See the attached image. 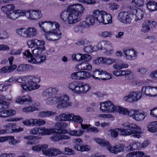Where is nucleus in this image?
<instances>
[{"label":"nucleus","mask_w":157,"mask_h":157,"mask_svg":"<svg viewBox=\"0 0 157 157\" xmlns=\"http://www.w3.org/2000/svg\"><path fill=\"white\" fill-rule=\"evenodd\" d=\"M45 121L42 119H35V126H40L45 124Z\"/></svg>","instance_id":"8fccbe9b"},{"label":"nucleus","mask_w":157,"mask_h":157,"mask_svg":"<svg viewBox=\"0 0 157 157\" xmlns=\"http://www.w3.org/2000/svg\"><path fill=\"white\" fill-rule=\"evenodd\" d=\"M16 33L19 36L26 37V31H24L23 30H16Z\"/></svg>","instance_id":"338daca9"},{"label":"nucleus","mask_w":157,"mask_h":157,"mask_svg":"<svg viewBox=\"0 0 157 157\" xmlns=\"http://www.w3.org/2000/svg\"><path fill=\"white\" fill-rule=\"evenodd\" d=\"M17 67L16 65H13L9 67H3L0 70V73H9L12 72Z\"/></svg>","instance_id":"c85d7f7f"},{"label":"nucleus","mask_w":157,"mask_h":157,"mask_svg":"<svg viewBox=\"0 0 157 157\" xmlns=\"http://www.w3.org/2000/svg\"><path fill=\"white\" fill-rule=\"evenodd\" d=\"M16 156L15 154L9 153L8 154H3L0 155V157H14Z\"/></svg>","instance_id":"774afa93"},{"label":"nucleus","mask_w":157,"mask_h":157,"mask_svg":"<svg viewBox=\"0 0 157 157\" xmlns=\"http://www.w3.org/2000/svg\"><path fill=\"white\" fill-rule=\"evenodd\" d=\"M85 10L83 6L80 4L72 5L69 6L67 10L63 12L61 18L64 21L68 20L69 24H74L78 21Z\"/></svg>","instance_id":"f257e3e1"},{"label":"nucleus","mask_w":157,"mask_h":157,"mask_svg":"<svg viewBox=\"0 0 157 157\" xmlns=\"http://www.w3.org/2000/svg\"><path fill=\"white\" fill-rule=\"evenodd\" d=\"M69 97L64 95H59V107L62 108H65L71 105V103L69 101Z\"/></svg>","instance_id":"4468645a"},{"label":"nucleus","mask_w":157,"mask_h":157,"mask_svg":"<svg viewBox=\"0 0 157 157\" xmlns=\"http://www.w3.org/2000/svg\"><path fill=\"white\" fill-rule=\"evenodd\" d=\"M115 130H117L116 128L115 129H111L110 130L111 136L114 138H116L118 136V132Z\"/></svg>","instance_id":"13d9d810"},{"label":"nucleus","mask_w":157,"mask_h":157,"mask_svg":"<svg viewBox=\"0 0 157 157\" xmlns=\"http://www.w3.org/2000/svg\"><path fill=\"white\" fill-rule=\"evenodd\" d=\"M123 52L126 59L129 60L134 59L135 57H136L137 55V52L133 49L125 50Z\"/></svg>","instance_id":"a211bd4d"},{"label":"nucleus","mask_w":157,"mask_h":157,"mask_svg":"<svg viewBox=\"0 0 157 157\" xmlns=\"http://www.w3.org/2000/svg\"><path fill=\"white\" fill-rule=\"evenodd\" d=\"M79 55L80 56V58L78 60L81 61L87 62L90 60L91 58V56L88 54H80Z\"/></svg>","instance_id":"58836bf2"},{"label":"nucleus","mask_w":157,"mask_h":157,"mask_svg":"<svg viewBox=\"0 0 157 157\" xmlns=\"http://www.w3.org/2000/svg\"><path fill=\"white\" fill-rule=\"evenodd\" d=\"M39 26L41 29H44L46 28L56 29L59 28V24L57 22L41 21L39 23Z\"/></svg>","instance_id":"9d476101"},{"label":"nucleus","mask_w":157,"mask_h":157,"mask_svg":"<svg viewBox=\"0 0 157 157\" xmlns=\"http://www.w3.org/2000/svg\"><path fill=\"white\" fill-rule=\"evenodd\" d=\"M9 141V144L13 145H15V139L13 136H6L5 142L6 141Z\"/></svg>","instance_id":"3c124183"},{"label":"nucleus","mask_w":157,"mask_h":157,"mask_svg":"<svg viewBox=\"0 0 157 157\" xmlns=\"http://www.w3.org/2000/svg\"><path fill=\"white\" fill-rule=\"evenodd\" d=\"M78 27L81 29H87L89 28V25L86 21H83L80 22L78 25Z\"/></svg>","instance_id":"603ef678"},{"label":"nucleus","mask_w":157,"mask_h":157,"mask_svg":"<svg viewBox=\"0 0 157 157\" xmlns=\"http://www.w3.org/2000/svg\"><path fill=\"white\" fill-rule=\"evenodd\" d=\"M108 5L109 8L113 10H117L119 7L117 4L115 3H110Z\"/></svg>","instance_id":"0e129e2a"},{"label":"nucleus","mask_w":157,"mask_h":157,"mask_svg":"<svg viewBox=\"0 0 157 157\" xmlns=\"http://www.w3.org/2000/svg\"><path fill=\"white\" fill-rule=\"evenodd\" d=\"M39 128L35 127L33 128L30 130V133L34 135L38 136Z\"/></svg>","instance_id":"680f3d73"},{"label":"nucleus","mask_w":157,"mask_h":157,"mask_svg":"<svg viewBox=\"0 0 157 157\" xmlns=\"http://www.w3.org/2000/svg\"><path fill=\"white\" fill-rule=\"evenodd\" d=\"M75 143L80 144L82 142V140L80 138H77L74 140ZM74 149L76 151L81 152L88 151L90 150V147L87 145H83L82 144H76L74 146Z\"/></svg>","instance_id":"9b49d317"},{"label":"nucleus","mask_w":157,"mask_h":157,"mask_svg":"<svg viewBox=\"0 0 157 157\" xmlns=\"http://www.w3.org/2000/svg\"><path fill=\"white\" fill-rule=\"evenodd\" d=\"M45 33L46 38L49 40L56 41L58 40V34L54 30H44Z\"/></svg>","instance_id":"ddd939ff"},{"label":"nucleus","mask_w":157,"mask_h":157,"mask_svg":"<svg viewBox=\"0 0 157 157\" xmlns=\"http://www.w3.org/2000/svg\"><path fill=\"white\" fill-rule=\"evenodd\" d=\"M69 87L73 93L78 94L86 93L90 88L88 84L76 82L70 83Z\"/></svg>","instance_id":"39448f33"},{"label":"nucleus","mask_w":157,"mask_h":157,"mask_svg":"<svg viewBox=\"0 0 157 157\" xmlns=\"http://www.w3.org/2000/svg\"><path fill=\"white\" fill-rule=\"evenodd\" d=\"M129 94L135 101H137L140 100L141 97V93L138 91L130 92Z\"/></svg>","instance_id":"72a5a7b5"},{"label":"nucleus","mask_w":157,"mask_h":157,"mask_svg":"<svg viewBox=\"0 0 157 157\" xmlns=\"http://www.w3.org/2000/svg\"><path fill=\"white\" fill-rule=\"evenodd\" d=\"M84 50L85 52L88 53H91L94 51L93 47L90 45L86 46Z\"/></svg>","instance_id":"4d7b16f0"},{"label":"nucleus","mask_w":157,"mask_h":157,"mask_svg":"<svg viewBox=\"0 0 157 157\" xmlns=\"http://www.w3.org/2000/svg\"><path fill=\"white\" fill-rule=\"evenodd\" d=\"M150 114L151 116L157 118V107L151 109Z\"/></svg>","instance_id":"052dcab7"},{"label":"nucleus","mask_w":157,"mask_h":157,"mask_svg":"<svg viewBox=\"0 0 157 157\" xmlns=\"http://www.w3.org/2000/svg\"><path fill=\"white\" fill-rule=\"evenodd\" d=\"M54 129L56 131L54 133H52V134H53V135L50 139L53 141H57L59 140V132L58 129L56 128Z\"/></svg>","instance_id":"a18cd8bd"},{"label":"nucleus","mask_w":157,"mask_h":157,"mask_svg":"<svg viewBox=\"0 0 157 157\" xmlns=\"http://www.w3.org/2000/svg\"><path fill=\"white\" fill-rule=\"evenodd\" d=\"M27 15L28 19L31 20H36L41 18L42 15L41 11L39 10H31L27 11Z\"/></svg>","instance_id":"2eb2a0df"},{"label":"nucleus","mask_w":157,"mask_h":157,"mask_svg":"<svg viewBox=\"0 0 157 157\" xmlns=\"http://www.w3.org/2000/svg\"><path fill=\"white\" fill-rule=\"evenodd\" d=\"M82 63H79L78 65L76 66V67L77 68L79 71H81L82 70H84L85 67V65L86 64V62H84L83 61H82Z\"/></svg>","instance_id":"5fc2aeb1"},{"label":"nucleus","mask_w":157,"mask_h":157,"mask_svg":"<svg viewBox=\"0 0 157 157\" xmlns=\"http://www.w3.org/2000/svg\"><path fill=\"white\" fill-rule=\"evenodd\" d=\"M56 113L51 111H42L38 113V117H49L53 115H55Z\"/></svg>","instance_id":"c756f323"},{"label":"nucleus","mask_w":157,"mask_h":157,"mask_svg":"<svg viewBox=\"0 0 157 157\" xmlns=\"http://www.w3.org/2000/svg\"><path fill=\"white\" fill-rule=\"evenodd\" d=\"M94 17L98 22L102 23L104 16L105 15V12L103 10H94L93 12Z\"/></svg>","instance_id":"dca6fc26"},{"label":"nucleus","mask_w":157,"mask_h":157,"mask_svg":"<svg viewBox=\"0 0 157 157\" xmlns=\"http://www.w3.org/2000/svg\"><path fill=\"white\" fill-rule=\"evenodd\" d=\"M43 96H48L52 95V87L44 90L43 93Z\"/></svg>","instance_id":"864d4df0"},{"label":"nucleus","mask_w":157,"mask_h":157,"mask_svg":"<svg viewBox=\"0 0 157 157\" xmlns=\"http://www.w3.org/2000/svg\"><path fill=\"white\" fill-rule=\"evenodd\" d=\"M35 48L32 51V52L33 54L35 56L40 55L41 54L42 52L45 49V47Z\"/></svg>","instance_id":"f704fd0d"},{"label":"nucleus","mask_w":157,"mask_h":157,"mask_svg":"<svg viewBox=\"0 0 157 157\" xmlns=\"http://www.w3.org/2000/svg\"><path fill=\"white\" fill-rule=\"evenodd\" d=\"M117 19L125 24H130L134 18V13L131 11H123L120 12Z\"/></svg>","instance_id":"0eeeda50"},{"label":"nucleus","mask_w":157,"mask_h":157,"mask_svg":"<svg viewBox=\"0 0 157 157\" xmlns=\"http://www.w3.org/2000/svg\"><path fill=\"white\" fill-rule=\"evenodd\" d=\"M45 101L48 105L56 104L59 102V95L49 97L45 99Z\"/></svg>","instance_id":"393cba45"},{"label":"nucleus","mask_w":157,"mask_h":157,"mask_svg":"<svg viewBox=\"0 0 157 157\" xmlns=\"http://www.w3.org/2000/svg\"><path fill=\"white\" fill-rule=\"evenodd\" d=\"M35 119L31 118L29 119L24 120L22 122V123L24 125L28 126H35Z\"/></svg>","instance_id":"c9c22d12"},{"label":"nucleus","mask_w":157,"mask_h":157,"mask_svg":"<svg viewBox=\"0 0 157 157\" xmlns=\"http://www.w3.org/2000/svg\"><path fill=\"white\" fill-rule=\"evenodd\" d=\"M15 8V7L13 4H9L2 6L1 8V10L7 15L8 12L10 13L14 11Z\"/></svg>","instance_id":"bb28decb"},{"label":"nucleus","mask_w":157,"mask_h":157,"mask_svg":"<svg viewBox=\"0 0 157 157\" xmlns=\"http://www.w3.org/2000/svg\"><path fill=\"white\" fill-rule=\"evenodd\" d=\"M144 2V0H132L131 3L133 6L138 7L143 6Z\"/></svg>","instance_id":"c03bdc74"},{"label":"nucleus","mask_w":157,"mask_h":157,"mask_svg":"<svg viewBox=\"0 0 157 157\" xmlns=\"http://www.w3.org/2000/svg\"><path fill=\"white\" fill-rule=\"evenodd\" d=\"M27 44L29 48H41L45 47L44 46L45 44V42L43 40L34 39L28 41Z\"/></svg>","instance_id":"f8f14e48"},{"label":"nucleus","mask_w":157,"mask_h":157,"mask_svg":"<svg viewBox=\"0 0 157 157\" xmlns=\"http://www.w3.org/2000/svg\"><path fill=\"white\" fill-rule=\"evenodd\" d=\"M71 119L76 122H78L81 124L82 122V119L81 117L78 116H75L73 114Z\"/></svg>","instance_id":"6e6d98bb"},{"label":"nucleus","mask_w":157,"mask_h":157,"mask_svg":"<svg viewBox=\"0 0 157 157\" xmlns=\"http://www.w3.org/2000/svg\"><path fill=\"white\" fill-rule=\"evenodd\" d=\"M34 67L29 64H22L19 65L17 69V71L18 72H22L29 70H33Z\"/></svg>","instance_id":"b1692460"},{"label":"nucleus","mask_w":157,"mask_h":157,"mask_svg":"<svg viewBox=\"0 0 157 157\" xmlns=\"http://www.w3.org/2000/svg\"><path fill=\"white\" fill-rule=\"evenodd\" d=\"M92 77L95 79L103 80H106L111 79V75L106 71H100L96 69L93 71L92 75L87 71H80L75 72L71 75L72 79L75 80H83L87 79Z\"/></svg>","instance_id":"f03ea898"},{"label":"nucleus","mask_w":157,"mask_h":157,"mask_svg":"<svg viewBox=\"0 0 157 157\" xmlns=\"http://www.w3.org/2000/svg\"><path fill=\"white\" fill-rule=\"evenodd\" d=\"M150 92L151 97L157 96V86H150Z\"/></svg>","instance_id":"de8ad7c7"},{"label":"nucleus","mask_w":157,"mask_h":157,"mask_svg":"<svg viewBox=\"0 0 157 157\" xmlns=\"http://www.w3.org/2000/svg\"><path fill=\"white\" fill-rule=\"evenodd\" d=\"M134 15H135L136 18L135 19V21H137L138 20H141L144 14V12L140 9L135 10L134 11Z\"/></svg>","instance_id":"cd10ccee"},{"label":"nucleus","mask_w":157,"mask_h":157,"mask_svg":"<svg viewBox=\"0 0 157 157\" xmlns=\"http://www.w3.org/2000/svg\"><path fill=\"white\" fill-rule=\"evenodd\" d=\"M116 111L120 114H122V115L125 116L128 115L131 117L132 114L131 111H129L126 108H123L120 106L117 107Z\"/></svg>","instance_id":"a878e982"},{"label":"nucleus","mask_w":157,"mask_h":157,"mask_svg":"<svg viewBox=\"0 0 157 157\" xmlns=\"http://www.w3.org/2000/svg\"><path fill=\"white\" fill-rule=\"evenodd\" d=\"M116 107L111 101H108L100 104V109L103 113H111L116 111Z\"/></svg>","instance_id":"1a4fd4ad"},{"label":"nucleus","mask_w":157,"mask_h":157,"mask_svg":"<svg viewBox=\"0 0 157 157\" xmlns=\"http://www.w3.org/2000/svg\"><path fill=\"white\" fill-rule=\"evenodd\" d=\"M146 115L144 112H139V111H135L134 113L132 114L131 117L137 121H143L145 118Z\"/></svg>","instance_id":"4be33fe9"},{"label":"nucleus","mask_w":157,"mask_h":157,"mask_svg":"<svg viewBox=\"0 0 157 157\" xmlns=\"http://www.w3.org/2000/svg\"><path fill=\"white\" fill-rule=\"evenodd\" d=\"M18 81H15L18 82H23L24 84H22L21 86L24 90L30 91L39 88L40 85L37 83L40 81V79L35 76H24L16 78Z\"/></svg>","instance_id":"7ed1b4c3"},{"label":"nucleus","mask_w":157,"mask_h":157,"mask_svg":"<svg viewBox=\"0 0 157 157\" xmlns=\"http://www.w3.org/2000/svg\"><path fill=\"white\" fill-rule=\"evenodd\" d=\"M150 86H143L141 89V94L149 96H150Z\"/></svg>","instance_id":"a19ab883"},{"label":"nucleus","mask_w":157,"mask_h":157,"mask_svg":"<svg viewBox=\"0 0 157 157\" xmlns=\"http://www.w3.org/2000/svg\"><path fill=\"white\" fill-rule=\"evenodd\" d=\"M155 3L153 1H149L147 4V9L150 11H153L155 10Z\"/></svg>","instance_id":"49530a36"},{"label":"nucleus","mask_w":157,"mask_h":157,"mask_svg":"<svg viewBox=\"0 0 157 157\" xmlns=\"http://www.w3.org/2000/svg\"><path fill=\"white\" fill-rule=\"evenodd\" d=\"M83 133V131L82 130H80L78 132L76 130H70L69 131L68 134L71 136H78L82 135Z\"/></svg>","instance_id":"79ce46f5"},{"label":"nucleus","mask_w":157,"mask_h":157,"mask_svg":"<svg viewBox=\"0 0 157 157\" xmlns=\"http://www.w3.org/2000/svg\"><path fill=\"white\" fill-rule=\"evenodd\" d=\"M15 124L14 123H9L7 125H5L3 126V127L5 129H4V130H7V132H6V133H8L10 132V130L11 129V128L12 127L15 126Z\"/></svg>","instance_id":"bf43d9fd"},{"label":"nucleus","mask_w":157,"mask_h":157,"mask_svg":"<svg viewBox=\"0 0 157 157\" xmlns=\"http://www.w3.org/2000/svg\"><path fill=\"white\" fill-rule=\"evenodd\" d=\"M18 81L17 79V80L15 78V77H11L8 80L5 81V83L6 85V86H10L11 85L10 84H9V83H10L13 81Z\"/></svg>","instance_id":"e2e57ef3"},{"label":"nucleus","mask_w":157,"mask_h":157,"mask_svg":"<svg viewBox=\"0 0 157 157\" xmlns=\"http://www.w3.org/2000/svg\"><path fill=\"white\" fill-rule=\"evenodd\" d=\"M107 41H102L98 43L97 45V47L98 50L105 49L106 48V45L107 43Z\"/></svg>","instance_id":"37998d69"},{"label":"nucleus","mask_w":157,"mask_h":157,"mask_svg":"<svg viewBox=\"0 0 157 157\" xmlns=\"http://www.w3.org/2000/svg\"><path fill=\"white\" fill-rule=\"evenodd\" d=\"M95 18L94 17L93 14V15H89L86 17V23L89 25L90 26L91 25H93L95 22Z\"/></svg>","instance_id":"4c0bfd02"},{"label":"nucleus","mask_w":157,"mask_h":157,"mask_svg":"<svg viewBox=\"0 0 157 157\" xmlns=\"http://www.w3.org/2000/svg\"><path fill=\"white\" fill-rule=\"evenodd\" d=\"M130 96L131 95L129 94L128 95L124 97V99L126 101L130 102H132L134 101H135L133 99L132 96Z\"/></svg>","instance_id":"69168bd1"},{"label":"nucleus","mask_w":157,"mask_h":157,"mask_svg":"<svg viewBox=\"0 0 157 157\" xmlns=\"http://www.w3.org/2000/svg\"><path fill=\"white\" fill-rule=\"evenodd\" d=\"M157 26V23L156 22L146 20L144 22L142 28L143 29H154Z\"/></svg>","instance_id":"aec40b11"},{"label":"nucleus","mask_w":157,"mask_h":157,"mask_svg":"<svg viewBox=\"0 0 157 157\" xmlns=\"http://www.w3.org/2000/svg\"><path fill=\"white\" fill-rule=\"evenodd\" d=\"M73 114H66L61 113L59 114V121H70L72 118Z\"/></svg>","instance_id":"7c9ffc66"},{"label":"nucleus","mask_w":157,"mask_h":157,"mask_svg":"<svg viewBox=\"0 0 157 157\" xmlns=\"http://www.w3.org/2000/svg\"><path fill=\"white\" fill-rule=\"evenodd\" d=\"M148 130L151 132H155L157 131V121L150 123L148 126Z\"/></svg>","instance_id":"473e14b6"},{"label":"nucleus","mask_w":157,"mask_h":157,"mask_svg":"<svg viewBox=\"0 0 157 157\" xmlns=\"http://www.w3.org/2000/svg\"><path fill=\"white\" fill-rule=\"evenodd\" d=\"M95 140L100 146L107 147L108 150L112 153L117 154L124 151V146L123 144H120L112 147L109 142L105 141L103 139L97 138L95 139Z\"/></svg>","instance_id":"423d86ee"},{"label":"nucleus","mask_w":157,"mask_h":157,"mask_svg":"<svg viewBox=\"0 0 157 157\" xmlns=\"http://www.w3.org/2000/svg\"><path fill=\"white\" fill-rule=\"evenodd\" d=\"M24 55L28 58V61L32 63L36 64L44 62L45 60L46 57L44 56L39 55L33 57L32 53L29 50L25 51L24 53Z\"/></svg>","instance_id":"6e6552de"},{"label":"nucleus","mask_w":157,"mask_h":157,"mask_svg":"<svg viewBox=\"0 0 157 157\" xmlns=\"http://www.w3.org/2000/svg\"><path fill=\"white\" fill-rule=\"evenodd\" d=\"M37 109V108L34 107H27L23 109L22 112L25 113H28L30 112H33Z\"/></svg>","instance_id":"09e8293b"},{"label":"nucleus","mask_w":157,"mask_h":157,"mask_svg":"<svg viewBox=\"0 0 157 157\" xmlns=\"http://www.w3.org/2000/svg\"><path fill=\"white\" fill-rule=\"evenodd\" d=\"M104 17H105L103 19L102 23L104 24H106L112 22V16L110 14L107 13L105 12V15Z\"/></svg>","instance_id":"e433bc0d"},{"label":"nucleus","mask_w":157,"mask_h":157,"mask_svg":"<svg viewBox=\"0 0 157 157\" xmlns=\"http://www.w3.org/2000/svg\"><path fill=\"white\" fill-rule=\"evenodd\" d=\"M38 136H43L46 135L51 134L56 131L53 128H46L44 127L39 128Z\"/></svg>","instance_id":"5701e85b"},{"label":"nucleus","mask_w":157,"mask_h":157,"mask_svg":"<svg viewBox=\"0 0 157 157\" xmlns=\"http://www.w3.org/2000/svg\"><path fill=\"white\" fill-rule=\"evenodd\" d=\"M58 150L56 148H51L47 150L45 155L49 156H56L58 153Z\"/></svg>","instance_id":"2f4dec72"},{"label":"nucleus","mask_w":157,"mask_h":157,"mask_svg":"<svg viewBox=\"0 0 157 157\" xmlns=\"http://www.w3.org/2000/svg\"><path fill=\"white\" fill-rule=\"evenodd\" d=\"M16 113V111L13 109L3 110L0 111V117L6 118L13 116L15 115Z\"/></svg>","instance_id":"412c9836"},{"label":"nucleus","mask_w":157,"mask_h":157,"mask_svg":"<svg viewBox=\"0 0 157 157\" xmlns=\"http://www.w3.org/2000/svg\"><path fill=\"white\" fill-rule=\"evenodd\" d=\"M26 31V37H32L36 36L37 33L36 30H23Z\"/></svg>","instance_id":"ea45409f"},{"label":"nucleus","mask_w":157,"mask_h":157,"mask_svg":"<svg viewBox=\"0 0 157 157\" xmlns=\"http://www.w3.org/2000/svg\"><path fill=\"white\" fill-rule=\"evenodd\" d=\"M26 14L25 11L20 10H15L12 12L8 13L7 17L11 19L15 20L20 16H24Z\"/></svg>","instance_id":"f3484780"},{"label":"nucleus","mask_w":157,"mask_h":157,"mask_svg":"<svg viewBox=\"0 0 157 157\" xmlns=\"http://www.w3.org/2000/svg\"><path fill=\"white\" fill-rule=\"evenodd\" d=\"M125 129L121 128H116V129L120 132V134L123 136H129L133 134L134 137L139 138L141 136L140 134H142L140 131V128L136 124L129 123H126L124 124Z\"/></svg>","instance_id":"20e7f679"},{"label":"nucleus","mask_w":157,"mask_h":157,"mask_svg":"<svg viewBox=\"0 0 157 157\" xmlns=\"http://www.w3.org/2000/svg\"><path fill=\"white\" fill-rule=\"evenodd\" d=\"M115 59L112 58H105L104 57H98L96 59L94 60V63L99 64L101 63H106L110 64L114 62Z\"/></svg>","instance_id":"6ab92c4d"}]
</instances>
